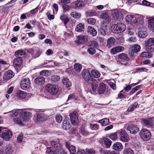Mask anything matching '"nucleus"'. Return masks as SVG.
I'll list each match as a JSON object with an SVG mask.
<instances>
[{"label": "nucleus", "mask_w": 154, "mask_h": 154, "mask_svg": "<svg viewBox=\"0 0 154 154\" xmlns=\"http://www.w3.org/2000/svg\"><path fill=\"white\" fill-rule=\"evenodd\" d=\"M113 30L115 33H119L123 32L125 29L126 26L125 24L119 23L112 26Z\"/></svg>", "instance_id": "1"}, {"label": "nucleus", "mask_w": 154, "mask_h": 154, "mask_svg": "<svg viewBox=\"0 0 154 154\" xmlns=\"http://www.w3.org/2000/svg\"><path fill=\"white\" fill-rule=\"evenodd\" d=\"M145 48L146 51L148 52H152L154 50V38H149L145 41Z\"/></svg>", "instance_id": "2"}, {"label": "nucleus", "mask_w": 154, "mask_h": 154, "mask_svg": "<svg viewBox=\"0 0 154 154\" xmlns=\"http://www.w3.org/2000/svg\"><path fill=\"white\" fill-rule=\"evenodd\" d=\"M47 91L52 95H55L58 93L59 89L58 87L55 85L49 84L46 86Z\"/></svg>", "instance_id": "3"}, {"label": "nucleus", "mask_w": 154, "mask_h": 154, "mask_svg": "<svg viewBox=\"0 0 154 154\" xmlns=\"http://www.w3.org/2000/svg\"><path fill=\"white\" fill-rule=\"evenodd\" d=\"M140 135L141 138L145 140H148L151 137L150 131L146 129H142L140 132Z\"/></svg>", "instance_id": "4"}, {"label": "nucleus", "mask_w": 154, "mask_h": 154, "mask_svg": "<svg viewBox=\"0 0 154 154\" xmlns=\"http://www.w3.org/2000/svg\"><path fill=\"white\" fill-rule=\"evenodd\" d=\"M20 87L24 90H26L29 88L30 86V81L28 77L23 78L21 81Z\"/></svg>", "instance_id": "5"}, {"label": "nucleus", "mask_w": 154, "mask_h": 154, "mask_svg": "<svg viewBox=\"0 0 154 154\" xmlns=\"http://www.w3.org/2000/svg\"><path fill=\"white\" fill-rule=\"evenodd\" d=\"M12 133L8 130H5L2 131L1 137L3 139L8 141L11 138Z\"/></svg>", "instance_id": "6"}, {"label": "nucleus", "mask_w": 154, "mask_h": 154, "mask_svg": "<svg viewBox=\"0 0 154 154\" xmlns=\"http://www.w3.org/2000/svg\"><path fill=\"white\" fill-rule=\"evenodd\" d=\"M78 112L76 111H74L70 115L71 121L72 124L76 125L78 123V119L77 117Z\"/></svg>", "instance_id": "7"}, {"label": "nucleus", "mask_w": 154, "mask_h": 154, "mask_svg": "<svg viewBox=\"0 0 154 154\" xmlns=\"http://www.w3.org/2000/svg\"><path fill=\"white\" fill-rule=\"evenodd\" d=\"M82 77L87 82H89L92 80L91 74L87 70H84L82 72Z\"/></svg>", "instance_id": "8"}, {"label": "nucleus", "mask_w": 154, "mask_h": 154, "mask_svg": "<svg viewBox=\"0 0 154 154\" xmlns=\"http://www.w3.org/2000/svg\"><path fill=\"white\" fill-rule=\"evenodd\" d=\"M127 130L132 134H135L139 130V128L133 125H129L127 127Z\"/></svg>", "instance_id": "9"}, {"label": "nucleus", "mask_w": 154, "mask_h": 154, "mask_svg": "<svg viewBox=\"0 0 154 154\" xmlns=\"http://www.w3.org/2000/svg\"><path fill=\"white\" fill-rule=\"evenodd\" d=\"M146 30V29L145 27L142 26V27L141 29H139L138 33L139 36L142 38L146 37L147 35Z\"/></svg>", "instance_id": "10"}, {"label": "nucleus", "mask_w": 154, "mask_h": 154, "mask_svg": "<svg viewBox=\"0 0 154 154\" xmlns=\"http://www.w3.org/2000/svg\"><path fill=\"white\" fill-rule=\"evenodd\" d=\"M125 20L127 23L131 24H134L137 22L136 17L131 15H128Z\"/></svg>", "instance_id": "11"}, {"label": "nucleus", "mask_w": 154, "mask_h": 154, "mask_svg": "<svg viewBox=\"0 0 154 154\" xmlns=\"http://www.w3.org/2000/svg\"><path fill=\"white\" fill-rule=\"evenodd\" d=\"M21 116L24 121L27 122L32 117V114L29 112H26L22 113Z\"/></svg>", "instance_id": "12"}, {"label": "nucleus", "mask_w": 154, "mask_h": 154, "mask_svg": "<svg viewBox=\"0 0 154 154\" xmlns=\"http://www.w3.org/2000/svg\"><path fill=\"white\" fill-rule=\"evenodd\" d=\"M87 40V38L86 36L81 35L77 36L76 40L75 42L77 44H81L86 42Z\"/></svg>", "instance_id": "13"}, {"label": "nucleus", "mask_w": 154, "mask_h": 154, "mask_svg": "<svg viewBox=\"0 0 154 154\" xmlns=\"http://www.w3.org/2000/svg\"><path fill=\"white\" fill-rule=\"evenodd\" d=\"M100 143H104L106 147L107 148H109L111 145L112 141L109 139L105 137H103L100 140Z\"/></svg>", "instance_id": "14"}, {"label": "nucleus", "mask_w": 154, "mask_h": 154, "mask_svg": "<svg viewBox=\"0 0 154 154\" xmlns=\"http://www.w3.org/2000/svg\"><path fill=\"white\" fill-rule=\"evenodd\" d=\"M124 49L123 47L118 46L112 48L110 50L111 54H115L116 53L123 51Z\"/></svg>", "instance_id": "15"}, {"label": "nucleus", "mask_w": 154, "mask_h": 154, "mask_svg": "<svg viewBox=\"0 0 154 154\" xmlns=\"http://www.w3.org/2000/svg\"><path fill=\"white\" fill-rule=\"evenodd\" d=\"M14 73L11 70H8L6 72L3 76V79L5 80H8L12 78L14 75Z\"/></svg>", "instance_id": "16"}, {"label": "nucleus", "mask_w": 154, "mask_h": 154, "mask_svg": "<svg viewBox=\"0 0 154 154\" xmlns=\"http://www.w3.org/2000/svg\"><path fill=\"white\" fill-rule=\"evenodd\" d=\"M22 62L21 57H17L13 61L14 65V67H18L20 66Z\"/></svg>", "instance_id": "17"}, {"label": "nucleus", "mask_w": 154, "mask_h": 154, "mask_svg": "<svg viewBox=\"0 0 154 154\" xmlns=\"http://www.w3.org/2000/svg\"><path fill=\"white\" fill-rule=\"evenodd\" d=\"M102 18L103 19V22L106 24H108L111 20V18L106 13H103L102 14Z\"/></svg>", "instance_id": "18"}, {"label": "nucleus", "mask_w": 154, "mask_h": 154, "mask_svg": "<svg viewBox=\"0 0 154 154\" xmlns=\"http://www.w3.org/2000/svg\"><path fill=\"white\" fill-rule=\"evenodd\" d=\"M142 122L144 125L148 128L152 126V121L151 119H143L142 120Z\"/></svg>", "instance_id": "19"}, {"label": "nucleus", "mask_w": 154, "mask_h": 154, "mask_svg": "<svg viewBox=\"0 0 154 154\" xmlns=\"http://www.w3.org/2000/svg\"><path fill=\"white\" fill-rule=\"evenodd\" d=\"M51 144L52 146L54 147L57 150H58L62 148L60 144L57 141H51Z\"/></svg>", "instance_id": "20"}, {"label": "nucleus", "mask_w": 154, "mask_h": 154, "mask_svg": "<svg viewBox=\"0 0 154 154\" xmlns=\"http://www.w3.org/2000/svg\"><path fill=\"white\" fill-rule=\"evenodd\" d=\"M148 27L149 29L154 32V18L148 20Z\"/></svg>", "instance_id": "21"}, {"label": "nucleus", "mask_w": 154, "mask_h": 154, "mask_svg": "<svg viewBox=\"0 0 154 154\" xmlns=\"http://www.w3.org/2000/svg\"><path fill=\"white\" fill-rule=\"evenodd\" d=\"M71 127V125L70 122L68 121L67 119H65L63 122L62 128L64 129L67 130L69 129Z\"/></svg>", "instance_id": "22"}, {"label": "nucleus", "mask_w": 154, "mask_h": 154, "mask_svg": "<svg viewBox=\"0 0 154 154\" xmlns=\"http://www.w3.org/2000/svg\"><path fill=\"white\" fill-rule=\"evenodd\" d=\"M123 148V146L121 143L117 142L114 144L112 146L113 149L116 151H119Z\"/></svg>", "instance_id": "23"}, {"label": "nucleus", "mask_w": 154, "mask_h": 154, "mask_svg": "<svg viewBox=\"0 0 154 154\" xmlns=\"http://www.w3.org/2000/svg\"><path fill=\"white\" fill-rule=\"evenodd\" d=\"M115 43V39L113 37L109 38L107 40V46L110 48L113 46Z\"/></svg>", "instance_id": "24"}, {"label": "nucleus", "mask_w": 154, "mask_h": 154, "mask_svg": "<svg viewBox=\"0 0 154 154\" xmlns=\"http://www.w3.org/2000/svg\"><path fill=\"white\" fill-rule=\"evenodd\" d=\"M34 82L38 84H43L45 82V79L43 77L39 76L35 79Z\"/></svg>", "instance_id": "25"}, {"label": "nucleus", "mask_w": 154, "mask_h": 154, "mask_svg": "<svg viewBox=\"0 0 154 154\" xmlns=\"http://www.w3.org/2000/svg\"><path fill=\"white\" fill-rule=\"evenodd\" d=\"M75 29L76 31L79 32H81L83 31L85 29L84 24L80 23L77 25Z\"/></svg>", "instance_id": "26"}, {"label": "nucleus", "mask_w": 154, "mask_h": 154, "mask_svg": "<svg viewBox=\"0 0 154 154\" xmlns=\"http://www.w3.org/2000/svg\"><path fill=\"white\" fill-rule=\"evenodd\" d=\"M88 32L91 35L95 36L97 34V31L94 29L91 26H88L87 30Z\"/></svg>", "instance_id": "27"}, {"label": "nucleus", "mask_w": 154, "mask_h": 154, "mask_svg": "<svg viewBox=\"0 0 154 154\" xmlns=\"http://www.w3.org/2000/svg\"><path fill=\"white\" fill-rule=\"evenodd\" d=\"M27 96V93L21 91H18L17 92V97L22 99L26 98Z\"/></svg>", "instance_id": "28"}, {"label": "nucleus", "mask_w": 154, "mask_h": 154, "mask_svg": "<svg viewBox=\"0 0 154 154\" xmlns=\"http://www.w3.org/2000/svg\"><path fill=\"white\" fill-rule=\"evenodd\" d=\"M26 54L25 52L22 50H19L15 52V56L17 57H23Z\"/></svg>", "instance_id": "29"}, {"label": "nucleus", "mask_w": 154, "mask_h": 154, "mask_svg": "<svg viewBox=\"0 0 154 154\" xmlns=\"http://www.w3.org/2000/svg\"><path fill=\"white\" fill-rule=\"evenodd\" d=\"M105 84L103 83H101L99 85L98 93L99 94H103L105 91Z\"/></svg>", "instance_id": "30"}, {"label": "nucleus", "mask_w": 154, "mask_h": 154, "mask_svg": "<svg viewBox=\"0 0 154 154\" xmlns=\"http://www.w3.org/2000/svg\"><path fill=\"white\" fill-rule=\"evenodd\" d=\"M62 82L66 87H69L71 85V82L69 81V79L67 78H64L62 79Z\"/></svg>", "instance_id": "31"}, {"label": "nucleus", "mask_w": 154, "mask_h": 154, "mask_svg": "<svg viewBox=\"0 0 154 154\" xmlns=\"http://www.w3.org/2000/svg\"><path fill=\"white\" fill-rule=\"evenodd\" d=\"M123 154H134V152L131 149L126 147L124 149Z\"/></svg>", "instance_id": "32"}, {"label": "nucleus", "mask_w": 154, "mask_h": 154, "mask_svg": "<svg viewBox=\"0 0 154 154\" xmlns=\"http://www.w3.org/2000/svg\"><path fill=\"white\" fill-rule=\"evenodd\" d=\"M60 19L63 21L65 25H66L69 20L68 17L65 14H63L60 17Z\"/></svg>", "instance_id": "33"}, {"label": "nucleus", "mask_w": 154, "mask_h": 154, "mask_svg": "<svg viewBox=\"0 0 154 154\" xmlns=\"http://www.w3.org/2000/svg\"><path fill=\"white\" fill-rule=\"evenodd\" d=\"M57 150H55L51 147H48L46 153L47 154H56Z\"/></svg>", "instance_id": "34"}, {"label": "nucleus", "mask_w": 154, "mask_h": 154, "mask_svg": "<svg viewBox=\"0 0 154 154\" xmlns=\"http://www.w3.org/2000/svg\"><path fill=\"white\" fill-rule=\"evenodd\" d=\"M120 12L117 10H114L112 13V16L114 20L118 19L119 17Z\"/></svg>", "instance_id": "35"}, {"label": "nucleus", "mask_w": 154, "mask_h": 154, "mask_svg": "<svg viewBox=\"0 0 154 154\" xmlns=\"http://www.w3.org/2000/svg\"><path fill=\"white\" fill-rule=\"evenodd\" d=\"M92 76L95 78H98L100 76V74L97 70H93L91 72Z\"/></svg>", "instance_id": "36"}, {"label": "nucleus", "mask_w": 154, "mask_h": 154, "mask_svg": "<svg viewBox=\"0 0 154 154\" xmlns=\"http://www.w3.org/2000/svg\"><path fill=\"white\" fill-rule=\"evenodd\" d=\"M102 126H105L107 125L109 123V120L107 118L103 119L99 121Z\"/></svg>", "instance_id": "37"}, {"label": "nucleus", "mask_w": 154, "mask_h": 154, "mask_svg": "<svg viewBox=\"0 0 154 154\" xmlns=\"http://www.w3.org/2000/svg\"><path fill=\"white\" fill-rule=\"evenodd\" d=\"M118 57L120 59L125 60L128 61L129 60V58L127 57V54H120L118 55Z\"/></svg>", "instance_id": "38"}, {"label": "nucleus", "mask_w": 154, "mask_h": 154, "mask_svg": "<svg viewBox=\"0 0 154 154\" xmlns=\"http://www.w3.org/2000/svg\"><path fill=\"white\" fill-rule=\"evenodd\" d=\"M6 152L3 154H11L13 152L12 147L9 145H8L5 148Z\"/></svg>", "instance_id": "39"}, {"label": "nucleus", "mask_w": 154, "mask_h": 154, "mask_svg": "<svg viewBox=\"0 0 154 154\" xmlns=\"http://www.w3.org/2000/svg\"><path fill=\"white\" fill-rule=\"evenodd\" d=\"M140 46L138 45H135L132 47V51L134 53L139 52L140 50Z\"/></svg>", "instance_id": "40"}, {"label": "nucleus", "mask_w": 154, "mask_h": 154, "mask_svg": "<svg viewBox=\"0 0 154 154\" xmlns=\"http://www.w3.org/2000/svg\"><path fill=\"white\" fill-rule=\"evenodd\" d=\"M138 105V103H137L135 102L134 103L128 107V111L130 112L133 111L135 108H137Z\"/></svg>", "instance_id": "41"}, {"label": "nucleus", "mask_w": 154, "mask_h": 154, "mask_svg": "<svg viewBox=\"0 0 154 154\" xmlns=\"http://www.w3.org/2000/svg\"><path fill=\"white\" fill-rule=\"evenodd\" d=\"M98 87V85L97 83V82L94 81L91 83V87L92 90L94 92V93H93V94H95L94 92L96 90ZM95 94H96V93H95Z\"/></svg>", "instance_id": "42"}, {"label": "nucleus", "mask_w": 154, "mask_h": 154, "mask_svg": "<svg viewBox=\"0 0 154 154\" xmlns=\"http://www.w3.org/2000/svg\"><path fill=\"white\" fill-rule=\"evenodd\" d=\"M74 68L76 72H80L82 68V66L81 64L79 63H75L74 66Z\"/></svg>", "instance_id": "43"}, {"label": "nucleus", "mask_w": 154, "mask_h": 154, "mask_svg": "<svg viewBox=\"0 0 154 154\" xmlns=\"http://www.w3.org/2000/svg\"><path fill=\"white\" fill-rule=\"evenodd\" d=\"M71 16L77 19L80 18L81 16V14L80 13L74 11L70 13Z\"/></svg>", "instance_id": "44"}, {"label": "nucleus", "mask_w": 154, "mask_h": 154, "mask_svg": "<svg viewBox=\"0 0 154 154\" xmlns=\"http://www.w3.org/2000/svg\"><path fill=\"white\" fill-rule=\"evenodd\" d=\"M80 132L82 135L84 136H87L89 134V132L84 128H80Z\"/></svg>", "instance_id": "45"}, {"label": "nucleus", "mask_w": 154, "mask_h": 154, "mask_svg": "<svg viewBox=\"0 0 154 154\" xmlns=\"http://www.w3.org/2000/svg\"><path fill=\"white\" fill-rule=\"evenodd\" d=\"M129 137L127 134H125L120 137V140L123 142H126L129 139Z\"/></svg>", "instance_id": "46"}, {"label": "nucleus", "mask_w": 154, "mask_h": 154, "mask_svg": "<svg viewBox=\"0 0 154 154\" xmlns=\"http://www.w3.org/2000/svg\"><path fill=\"white\" fill-rule=\"evenodd\" d=\"M70 152L71 154H75L76 152V149L75 147L71 145L70 147H69L68 149Z\"/></svg>", "instance_id": "47"}, {"label": "nucleus", "mask_w": 154, "mask_h": 154, "mask_svg": "<svg viewBox=\"0 0 154 154\" xmlns=\"http://www.w3.org/2000/svg\"><path fill=\"white\" fill-rule=\"evenodd\" d=\"M87 21L89 24L91 25H94L95 23L96 20L95 19L90 18L88 19Z\"/></svg>", "instance_id": "48"}, {"label": "nucleus", "mask_w": 154, "mask_h": 154, "mask_svg": "<svg viewBox=\"0 0 154 154\" xmlns=\"http://www.w3.org/2000/svg\"><path fill=\"white\" fill-rule=\"evenodd\" d=\"M141 55L142 57H147L148 58L151 57L152 55L147 52H143L141 53Z\"/></svg>", "instance_id": "49"}, {"label": "nucleus", "mask_w": 154, "mask_h": 154, "mask_svg": "<svg viewBox=\"0 0 154 154\" xmlns=\"http://www.w3.org/2000/svg\"><path fill=\"white\" fill-rule=\"evenodd\" d=\"M13 121L15 123L19 125H21L23 124L22 121L20 118H14L13 119Z\"/></svg>", "instance_id": "50"}, {"label": "nucleus", "mask_w": 154, "mask_h": 154, "mask_svg": "<svg viewBox=\"0 0 154 154\" xmlns=\"http://www.w3.org/2000/svg\"><path fill=\"white\" fill-rule=\"evenodd\" d=\"M60 76L57 75H54L52 76L51 79L52 81L56 82L58 81L60 79Z\"/></svg>", "instance_id": "51"}, {"label": "nucleus", "mask_w": 154, "mask_h": 154, "mask_svg": "<svg viewBox=\"0 0 154 154\" xmlns=\"http://www.w3.org/2000/svg\"><path fill=\"white\" fill-rule=\"evenodd\" d=\"M109 137L113 140H115L117 137V134L116 133H112L110 135Z\"/></svg>", "instance_id": "52"}, {"label": "nucleus", "mask_w": 154, "mask_h": 154, "mask_svg": "<svg viewBox=\"0 0 154 154\" xmlns=\"http://www.w3.org/2000/svg\"><path fill=\"white\" fill-rule=\"evenodd\" d=\"M91 46L95 48H98V45L97 42L95 41H91L90 44Z\"/></svg>", "instance_id": "53"}, {"label": "nucleus", "mask_w": 154, "mask_h": 154, "mask_svg": "<svg viewBox=\"0 0 154 154\" xmlns=\"http://www.w3.org/2000/svg\"><path fill=\"white\" fill-rule=\"evenodd\" d=\"M88 51L89 53L93 55L95 53L96 51L95 49L92 48H90L88 49Z\"/></svg>", "instance_id": "54"}, {"label": "nucleus", "mask_w": 154, "mask_h": 154, "mask_svg": "<svg viewBox=\"0 0 154 154\" xmlns=\"http://www.w3.org/2000/svg\"><path fill=\"white\" fill-rule=\"evenodd\" d=\"M56 119L57 122L60 123L62 120V117L60 115H57L56 116Z\"/></svg>", "instance_id": "55"}, {"label": "nucleus", "mask_w": 154, "mask_h": 154, "mask_svg": "<svg viewBox=\"0 0 154 154\" xmlns=\"http://www.w3.org/2000/svg\"><path fill=\"white\" fill-rule=\"evenodd\" d=\"M86 154H94L95 152L93 149H86Z\"/></svg>", "instance_id": "56"}, {"label": "nucleus", "mask_w": 154, "mask_h": 154, "mask_svg": "<svg viewBox=\"0 0 154 154\" xmlns=\"http://www.w3.org/2000/svg\"><path fill=\"white\" fill-rule=\"evenodd\" d=\"M140 88V86H137L136 87L133 88L129 92V94L131 95L134 93L135 91L138 90Z\"/></svg>", "instance_id": "57"}, {"label": "nucleus", "mask_w": 154, "mask_h": 154, "mask_svg": "<svg viewBox=\"0 0 154 154\" xmlns=\"http://www.w3.org/2000/svg\"><path fill=\"white\" fill-rule=\"evenodd\" d=\"M75 6L76 8L82 7V6L80 0L76 1L75 2Z\"/></svg>", "instance_id": "58"}, {"label": "nucleus", "mask_w": 154, "mask_h": 154, "mask_svg": "<svg viewBox=\"0 0 154 154\" xmlns=\"http://www.w3.org/2000/svg\"><path fill=\"white\" fill-rule=\"evenodd\" d=\"M58 152L57 153V152L56 154H67V152L62 148L57 150Z\"/></svg>", "instance_id": "59"}, {"label": "nucleus", "mask_w": 154, "mask_h": 154, "mask_svg": "<svg viewBox=\"0 0 154 154\" xmlns=\"http://www.w3.org/2000/svg\"><path fill=\"white\" fill-rule=\"evenodd\" d=\"M136 71L137 72L142 71L146 72L147 71V69L144 68H137L136 69Z\"/></svg>", "instance_id": "60"}, {"label": "nucleus", "mask_w": 154, "mask_h": 154, "mask_svg": "<svg viewBox=\"0 0 154 154\" xmlns=\"http://www.w3.org/2000/svg\"><path fill=\"white\" fill-rule=\"evenodd\" d=\"M148 150L150 154H152L154 153V146H150Z\"/></svg>", "instance_id": "61"}, {"label": "nucleus", "mask_w": 154, "mask_h": 154, "mask_svg": "<svg viewBox=\"0 0 154 154\" xmlns=\"http://www.w3.org/2000/svg\"><path fill=\"white\" fill-rule=\"evenodd\" d=\"M99 33L102 35H103L106 34V32L105 30V29L100 28L99 30Z\"/></svg>", "instance_id": "62"}, {"label": "nucleus", "mask_w": 154, "mask_h": 154, "mask_svg": "<svg viewBox=\"0 0 154 154\" xmlns=\"http://www.w3.org/2000/svg\"><path fill=\"white\" fill-rule=\"evenodd\" d=\"M101 154H110L111 152L106 150H101L100 151Z\"/></svg>", "instance_id": "63"}, {"label": "nucleus", "mask_w": 154, "mask_h": 154, "mask_svg": "<svg viewBox=\"0 0 154 154\" xmlns=\"http://www.w3.org/2000/svg\"><path fill=\"white\" fill-rule=\"evenodd\" d=\"M18 113V111L17 110H13L12 112L11 116H17Z\"/></svg>", "instance_id": "64"}]
</instances>
